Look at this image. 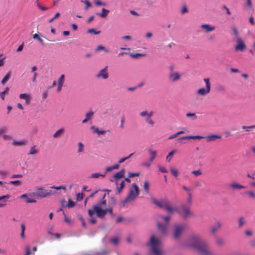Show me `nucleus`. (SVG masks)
<instances>
[{
    "instance_id": "56",
    "label": "nucleus",
    "mask_w": 255,
    "mask_h": 255,
    "mask_svg": "<svg viewBox=\"0 0 255 255\" xmlns=\"http://www.w3.org/2000/svg\"><path fill=\"white\" fill-rule=\"evenodd\" d=\"M116 199L114 197H111V206L114 207L116 205Z\"/></svg>"
},
{
    "instance_id": "24",
    "label": "nucleus",
    "mask_w": 255,
    "mask_h": 255,
    "mask_svg": "<svg viewBox=\"0 0 255 255\" xmlns=\"http://www.w3.org/2000/svg\"><path fill=\"white\" fill-rule=\"evenodd\" d=\"M65 129L63 128H61L56 131L53 135V137L54 138H57L60 137L64 133Z\"/></svg>"
},
{
    "instance_id": "46",
    "label": "nucleus",
    "mask_w": 255,
    "mask_h": 255,
    "mask_svg": "<svg viewBox=\"0 0 255 255\" xmlns=\"http://www.w3.org/2000/svg\"><path fill=\"white\" fill-rule=\"evenodd\" d=\"M81 2L84 3L86 4V7H85V9L86 10L92 6L91 3L88 0H82Z\"/></svg>"
},
{
    "instance_id": "42",
    "label": "nucleus",
    "mask_w": 255,
    "mask_h": 255,
    "mask_svg": "<svg viewBox=\"0 0 255 255\" xmlns=\"http://www.w3.org/2000/svg\"><path fill=\"white\" fill-rule=\"evenodd\" d=\"M187 117L191 118L192 120H195L197 117L195 113H188L186 114Z\"/></svg>"
},
{
    "instance_id": "35",
    "label": "nucleus",
    "mask_w": 255,
    "mask_h": 255,
    "mask_svg": "<svg viewBox=\"0 0 255 255\" xmlns=\"http://www.w3.org/2000/svg\"><path fill=\"white\" fill-rule=\"evenodd\" d=\"M119 241L120 239L118 237H115L110 239V242L115 246L119 244Z\"/></svg>"
},
{
    "instance_id": "43",
    "label": "nucleus",
    "mask_w": 255,
    "mask_h": 255,
    "mask_svg": "<svg viewBox=\"0 0 255 255\" xmlns=\"http://www.w3.org/2000/svg\"><path fill=\"white\" fill-rule=\"evenodd\" d=\"M8 127L7 126H3L0 128V135L4 133L7 132Z\"/></svg>"
},
{
    "instance_id": "21",
    "label": "nucleus",
    "mask_w": 255,
    "mask_h": 255,
    "mask_svg": "<svg viewBox=\"0 0 255 255\" xmlns=\"http://www.w3.org/2000/svg\"><path fill=\"white\" fill-rule=\"evenodd\" d=\"M110 12V11L108 9H107L105 8H103L102 9V12H97L96 14L102 17V18H106L108 13Z\"/></svg>"
},
{
    "instance_id": "49",
    "label": "nucleus",
    "mask_w": 255,
    "mask_h": 255,
    "mask_svg": "<svg viewBox=\"0 0 255 255\" xmlns=\"http://www.w3.org/2000/svg\"><path fill=\"white\" fill-rule=\"evenodd\" d=\"M89 33H94L95 34H99L101 33V31H96L94 28H90L88 30Z\"/></svg>"
},
{
    "instance_id": "55",
    "label": "nucleus",
    "mask_w": 255,
    "mask_h": 255,
    "mask_svg": "<svg viewBox=\"0 0 255 255\" xmlns=\"http://www.w3.org/2000/svg\"><path fill=\"white\" fill-rule=\"evenodd\" d=\"M94 112L93 111H90L89 112L86 113V118L88 119V120H90L92 117L94 115Z\"/></svg>"
},
{
    "instance_id": "58",
    "label": "nucleus",
    "mask_w": 255,
    "mask_h": 255,
    "mask_svg": "<svg viewBox=\"0 0 255 255\" xmlns=\"http://www.w3.org/2000/svg\"><path fill=\"white\" fill-rule=\"evenodd\" d=\"M76 199L78 201H81L83 199V194L79 193L76 195Z\"/></svg>"
},
{
    "instance_id": "31",
    "label": "nucleus",
    "mask_w": 255,
    "mask_h": 255,
    "mask_svg": "<svg viewBox=\"0 0 255 255\" xmlns=\"http://www.w3.org/2000/svg\"><path fill=\"white\" fill-rule=\"evenodd\" d=\"M106 175V172H105L104 174H100L99 173H92L91 175V178H98L100 176H101L102 177H104Z\"/></svg>"
},
{
    "instance_id": "41",
    "label": "nucleus",
    "mask_w": 255,
    "mask_h": 255,
    "mask_svg": "<svg viewBox=\"0 0 255 255\" xmlns=\"http://www.w3.org/2000/svg\"><path fill=\"white\" fill-rule=\"evenodd\" d=\"M95 205L93 207V209H89L88 213V215L90 217H93V216L95 213L96 214V210L95 209Z\"/></svg>"
},
{
    "instance_id": "8",
    "label": "nucleus",
    "mask_w": 255,
    "mask_h": 255,
    "mask_svg": "<svg viewBox=\"0 0 255 255\" xmlns=\"http://www.w3.org/2000/svg\"><path fill=\"white\" fill-rule=\"evenodd\" d=\"M95 210L96 216L98 218L103 219L105 218L106 215L108 213L109 208L103 209L102 208L96 207Z\"/></svg>"
},
{
    "instance_id": "5",
    "label": "nucleus",
    "mask_w": 255,
    "mask_h": 255,
    "mask_svg": "<svg viewBox=\"0 0 255 255\" xmlns=\"http://www.w3.org/2000/svg\"><path fill=\"white\" fill-rule=\"evenodd\" d=\"M133 188H130L127 197L131 201H133L139 195V188L135 183L131 184Z\"/></svg>"
},
{
    "instance_id": "6",
    "label": "nucleus",
    "mask_w": 255,
    "mask_h": 255,
    "mask_svg": "<svg viewBox=\"0 0 255 255\" xmlns=\"http://www.w3.org/2000/svg\"><path fill=\"white\" fill-rule=\"evenodd\" d=\"M222 223L221 221L215 219L213 224L211 226V232L213 234L217 233L222 228Z\"/></svg>"
},
{
    "instance_id": "33",
    "label": "nucleus",
    "mask_w": 255,
    "mask_h": 255,
    "mask_svg": "<svg viewBox=\"0 0 255 255\" xmlns=\"http://www.w3.org/2000/svg\"><path fill=\"white\" fill-rule=\"evenodd\" d=\"M64 79L65 75L63 74L61 75L58 79V85H59L60 86H63V83L64 82Z\"/></svg>"
},
{
    "instance_id": "57",
    "label": "nucleus",
    "mask_w": 255,
    "mask_h": 255,
    "mask_svg": "<svg viewBox=\"0 0 255 255\" xmlns=\"http://www.w3.org/2000/svg\"><path fill=\"white\" fill-rule=\"evenodd\" d=\"M78 219L81 221L83 227L86 228V224L83 217L81 215H78Z\"/></svg>"
},
{
    "instance_id": "18",
    "label": "nucleus",
    "mask_w": 255,
    "mask_h": 255,
    "mask_svg": "<svg viewBox=\"0 0 255 255\" xmlns=\"http://www.w3.org/2000/svg\"><path fill=\"white\" fill-rule=\"evenodd\" d=\"M157 225L158 230L162 234H165L166 233L167 225L158 223Z\"/></svg>"
},
{
    "instance_id": "50",
    "label": "nucleus",
    "mask_w": 255,
    "mask_h": 255,
    "mask_svg": "<svg viewBox=\"0 0 255 255\" xmlns=\"http://www.w3.org/2000/svg\"><path fill=\"white\" fill-rule=\"evenodd\" d=\"M140 175L139 172H136V173H132V172H128V177L129 178H132L135 176H139Z\"/></svg>"
},
{
    "instance_id": "9",
    "label": "nucleus",
    "mask_w": 255,
    "mask_h": 255,
    "mask_svg": "<svg viewBox=\"0 0 255 255\" xmlns=\"http://www.w3.org/2000/svg\"><path fill=\"white\" fill-rule=\"evenodd\" d=\"M95 210L96 216L98 218L103 219L105 218L106 215L108 213L109 208L103 209L102 208L96 207Z\"/></svg>"
},
{
    "instance_id": "29",
    "label": "nucleus",
    "mask_w": 255,
    "mask_h": 255,
    "mask_svg": "<svg viewBox=\"0 0 255 255\" xmlns=\"http://www.w3.org/2000/svg\"><path fill=\"white\" fill-rule=\"evenodd\" d=\"M149 153L151 154V157L149 159L150 162H152L155 158L156 155V151H152L151 149H148Z\"/></svg>"
},
{
    "instance_id": "26",
    "label": "nucleus",
    "mask_w": 255,
    "mask_h": 255,
    "mask_svg": "<svg viewBox=\"0 0 255 255\" xmlns=\"http://www.w3.org/2000/svg\"><path fill=\"white\" fill-rule=\"evenodd\" d=\"M12 144L14 146L24 145L26 144V141L24 140H13Z\"/></svg>"
},
{
    "instance_id": "19",
    "label": "nucleus",
    "mask_w": 255,
    "mask_h": 255,
    "mask_svg": "<svg viewBox=\"0 0 255 255\" xmlns=\"http://www.w3.org/2000/svg\"><path fill=\"white\" fill-rule=\"evenodd\" d=\"M226 242L225 240L220 237H217L215 240V244L218 247H222L225 245Z\"/></svg>"
},
{
    "instance_id": "13",
    "label": "nucleus",
    "mask_w": 255,
    "mask_h": 255,
    "mask_svg": "<svg viewBox=\"0 0 255 255\" xmlns=\"http://www.w3.org/2000/svg\"><path fill=\"white\" fill-rule=\"evenodd\" d=\"M126 170L124 168L121 169L120 171L115 173L112 177L114 178V180H119L121 178L125 177V174Z\"/></svg>"
},
{
    "instance_id": "4",
    "label": "nucleus",
    "mask_w": 255,
    "mask_h": 255,
    "mask_svg": "<svg viewBox=\"0 0 255 255\" xmlns=\"http://www.w3.org/2000/svg\"><path fill=\"white\" fill-rule=\"evenodd\" d=\"M186 228L185 224H178L174 226L173 238L175 240H179Z\"/></svg>"
},
{
    "instance_id": "3",
    "label": "nucleus",
    "mask_w": 255,
    "mask_h": 255,
    "mask_svg": "<svg viewBox=\"0 0 255 255\" xmlns=\"http://www.w3.org/2000/svg\"><path fill=\"white\" fill-rule=\"evenodd\" d=\"M152 202L159 208L166 209L169 213H172L173 212V209L170 206L167 200H161L159 201L154 198H152Z\"/></svg>"
},
{
    "instance_id": "44",
    "label": "nucleus",
    "mask_w": 255,
    "mask_h": 255,
    "mask_svg": "<svg viewBox=\"0 0 255 255\" xmlns=\"http://www.w3.org/2000/svg\"><path fill=\"white\" fill-rule=\"evenodd\" d=\"M170 171L172 173V174L175 177H177L178 175V171L177 169H175V168H171L170 169Z\"/></svg>"
},
{
    "instance_id": "60",
    "label": "nucleus",
    "mask_w": 255,
    "mask_h": 255,
    "mask_svg": "<svg viewBox=\"0 0 255 255\" xmlns=\"http://www.w3.org/2000/svg\"><path fill=\"white\" fill-rule=\"evenodd\" d=\"M233 31L234 34L236 36V39L237 40L238 39V37H240L239 36L238 31L236 27H233Z\"/></svg>"
},
{
    "instance_id": "15",
    "label": "nucleus",
    "mask_w": 255,
    "mask_h": 255,
    "mask_svg": "<svg viewBox=\"0 0 255 255\" xmlns=\"http://www.w3.org/2000/svg\"><path fill=\"white\" fill-rule=\"evenodd\" d=\"M182 209L184 212L183 218L186 219L190 216H193L192 213L190 211L188 207L184 205L182 206Z\"/></svg>"
},
{
    "instance_id": "2",
    "label": "nucleus",
    "mask_w": 255,
    "mask_h": 255,
    "mask_svg": "<svg viewBox=\"0 0 255 255\" xmlns=\"http://www.w3.org/2000/svg\"><path fill=\"white\" fill-rule=\"evenodd\" d=\"M160 243V240L155 238L153 236L151 237L148 245L150 247L151 252L154 255H163L162 252L158 249Z\"/></svg>"
},
{
    "instance_id": "17",
    "label": "nucleus",
    "mask_w": 255,
    "mask_h": 255,
    "mask_svg": "<svg viewBox=\"0 0 255 255\" xmlns=\"http://www.w3.org/2000/svg\"><path fill=\"white\" fill-rule=\"evenodd\" d=\"M19 98L22 99H24V100H25V103L27 105L29 104L31 102V96L26 93L20 94Z\"/></svg>"
},
{
    "instance_id": "22",
    "label": "nucleus",
    "mask_w": 255,
    "mask_h": 255,
    "mask_svg": "<svg viewBox=\"0 0 255 255\" xmlns=\"http://www.w3.org/2000/svg\"><path fill=\"white\" fill-rule=\"evenodd\" d=\"M125 187V180H123L121 183L120 184L119 186H118L116 188V194H120L123 189L124 188V187Z\"/></svg>"
},
{
    "instance_id": "39",
    "label": "nucleus",
    "mask_w": 255,
    "mask_h": 255,
    "mask_svg": "<svg viewBox=\"0 0 255 255\" xmlns=\"http://www.w3.org/2000/svg\"><path fill=\"white\" fill-rule=\"evenodd\" d=\"M75 206V203L71 199H69L67 207L69 208H73Z\"/></svg>"
},
{
    "instance_id": "37",
    "label": "nucleus",
    "mask_w": 255,
    "mask_h": 255,
    "mask_svg": "<svg viewBox=\"0 0 255 255\" xmlns=\"http://www.w3.org/2000/svg\"><path fill=\"white\" fill-rule=\"evenodd\" d=\"M22 183V181L19 180H13V181H10L9 183H7V184H13V185H16L17 186L20 185Z\"/></svg>"
},
{
    "instance_id": "45",
    "label": "nucleus",
    "mask_w": 255,
    "mask_h": 255,
    "mask_svg": "<svg viewBox=\"0 0 255 255\" xmlns=\"http://www.w3.org/2000/svg\"><path fill=\"white\" fill-rule=\"evenodd\" d=\"M255 128V125L251 126H249V127L245 126H244L242 127V128L245 129L246 130V131H250L251 129Z\"/></svg>"
},
{
    "instance_id": "25",
    "label": "nucleus",
    "mask_w": 255,
    "mask_h": 255,
    "mask_svg": "<svg viewBox=\"0 0 255 255\" xmlns=\"http://www.w3.org/2000/svg\"><path fill=\"white\" fill-rule=\"evenodd\" d=\"M11 77V72L9 71L4 76L3 78L2 79L1 83V84L4 85L7 81L10 79Z\"/></svg>"
},
{
    "instance_id": "7",
    "label": "nucleus",
    "mask_w": 255,
    "mask_h": 255,
    "mask_svg": "<svg viewBox=\"0 0 255 255\" xmlns=\"http://www.w3.org/2000/svg\"><path fill=\"white\" fill-rule=\"evenodd\" d=\"M52 195L51 191L50 192H47L45 189H43L42 188H39L37 189L35 192V196L37 197H46L48 196H50Z\"/></svg>"
},
{
    "instance_id": "54",
    "label": "nucleus",
    "mask_w": 255,
    "mask_h": 255,
    "mask_svg": "<svg viewBox=\"0 0 255 255\" xmlns=\"http://www.w3.org/2000/svg\"><path fill=\"white\" fill-rule=\"evenodd\" d=\"M109 252L106 250H103L100 252H96V255H107L109 254Z\"/></svg>"
},
{
    "instance_id": "48",
    "label": "nucleus",
    "mask_w": 255,
    "mask_h": 255,
    "mask_svg": "<svg viewBox=\"0 0 255 255\" xmlns=\"http://www.w3.org/2000/svg\"><path fill=\"white\" fill-rule=\"evenodd\" d=\"M245 224V221L244 217L240 218L239 220V226L242 227Z\"/></svg>"
},
{
    "instance_id": "23",
    "label": "nucleus",
    "mask_w": 255,
    "mask_h": 255,
    "mask_svg": "<svg viewBox=\"0 0 255 255\" xmlns=\"http://www.w3.org/2000/svg\"><path fill=\"white\" fill-rule=\"evenodd\" d=\"M153 115V112H150L149 113H148L147 114V115L146 116V118L145 119V121L147 123H148V124L150 125H153L154 123V122L152 120H151L150 119V118Z\"/></svg>"
},
{
    "instance_id": "12",
    "label": "nucleus",
    "mask_w": 255,
    "mask_h": 255,
    "mask_svg": "<svg viewBox=\"0 0 255 255\" xmlns=\"http://www.w3.org/2000/svg\"><path fill=\"white\" fill-rule=\"evenodd\" d=\"M108 66H106L104 68L101 70L99 73L96 75L97 78L102 77L103 79H107L109 77V74L107 73Z\"/></svg>"
},
{
    "instance_id": "30",
    "label": "nucleus",
    "mask_w": 255,
    "mask_h": 255,
    "mask_svg": "<svg viewBox=\"0 0 255 255\" xmlns=\"http://www.w3.org/2000/svg\"><path fill=\"white\" fill-rule=\"evenodd\" d=\"M196 93L199 95L205 96L207 94V89L206 88V89H205L204 88L200 89L197 91Z\"/></svg>"
},
{
    "instance_id": "52",
    "label": "nucleus",
    "mask_w": 255,
    "mask_h": 255,
    "mask_svg": "<svg viewBox=\"0 0 255 255\" xmlns=\"http://www.w3.org/2000/svg\"><path fill=\"white\" fill-rule=\"evenodd\" d=\"M160 217L161 219H162L163 220H164V221L166 223V225H167V224H168L169 220L170 219V216H160Z\"/></svg>"
},
{
    "instance_id": "16",
    "label": "nucleus",
    "mask_w": 255,
    "mask_h": 255,
    "mask_svg": "<svg viewBox=\"0 0 255 255\" xmlns=\"http://www.w3.org/2000/svg\"><path fill=\"white\" fill-rule=\"evenodd\" d=\"M169 78L172 82H175L180 79V75L177 72L170 73Z\"/></svg>"
},
{
    "instance_id": "40",
    "label": "nucleus",
    "mask_w": 255,
    "mask_h": 255,
    "mask_svg": "<svg viewBox=\"0 0 255 255\" xmlns=\"http://www.w3.org/2000/svg\"><path fill=\"white\" fill-rule=\"evenodd\" d=\"M33 38L34 39H37L38 41L42 44L44 45L43 40L39 37L38 34L35 33L33 35Z\"/></svg>"
},
{
    "instance_id": "59",
    "label": "nucleus",
    "mask_w": 255,
    "mask_h": 255,
    "mask_svg": "<svg viewBox=\"0 0 255 255\" xmlns=\"http://www.w3.org/2000/svg\"><path fill=\"white\" fill-rule=\"evenodd\" d=\"M78 146H79L78 152H82L83 151V147H84V145L82 144V142H79L78 143Z\"/></svg>"
},
{
    "instance_id": "47",
    "label": "nucleus",
    "mask_w": 255,
    "mask_h": 255,
    "mask_svg": "<svg viewBox=\"0 0 255 255\" xmlns=\"http://www.w3.org/2000/svg\"><path fill=\"white\" fill-rule=\"evenodd\" d=\"M36 4H37V6L39 7V8H40L41 10H43V11H44V10H46L48 9V8L47 7H45V6H43L41 5V4H40L39 2H38V0H36Z\"/></svg>"
},
{
    "instance_id": "11",
    "label": "nucleus",
    "mask_w": 255,
    "mask_h": 255,
    "mask_svg": "<svg viewBox=\"0 0 255 255\" xmlns=\"http://www.w3.org/2000/svg\"><path fill=\"white\" fill-rule=\"evenodd\" d=\"M229 187L232 190H241L246 188V186L239 183L236 181L230 184Z\"/></svg>"
},
{
    "instance_id": "53",
    "label": "nucleus",
    "mask_w": 255,
    "mask_h": 255,
    "mask_svg": "<svg viewBox=\"0 0 255 255\" xmlns=\"http://www.w3.org/2000/svg\"><path fill=\"white\" fill-rule=\"evenodd\" d=\"M37 153V151L35 149V146L31 147L28 154L34 155Z\"/></svg>"
},
{
    "instance_id": "10",
    "label": "nucleus",
    "mask_w": 255,
    "mask_h": 255,
    "mask_svg": "<svg viewBox=\"0 0 255 255\" xmlns=\"http://www.w3.org/2000/svg\"><path fill=\"white\" fill-rule=\"evenodd\" d=\"M237 44L236 45L235 49L236 51H244L246 48V46L243 40L240 37H238V39L237 40Z\"/></svg>"
},
{
    "instance_id": "32",
    "label": "nucleus",
    "mask_w": 255,
    "mask_h": 255,
    "mask_svg": "<svg viewBox=\"0 0 255 255\" xmlns=\"http://www.w3.org/2000/svg\"><path fill=\"white\" fill-rule=\"evenodd\" d=\"M221 138V136L218 135H208V141H214L216 139H219Z\"/></svg>"
},
{
    "instance_id": "61",
    "label": "nucleus",
    "mask_w": 255,
    "mask_h": 255,
    "mask_svg": "<svg viewBox=\"0 0 255 255\" xmlns=\"http://www.w3.org/2000/svg\"><path fill=\"white\" fill-rule=\"evenodd\" d=\"M192 173L194 174L195 176H198L202 174V172L200 170H194L192 172Z\"/></svg>"
},
{
    "instance_id": "28",
    "label": "nucleus",
    "mask_w": 255,
    "mask_h": 255,
    "mask_svg": "<svg viewBox=\"0 0 255 255\" xmlns=\"http://www.w3.org/2000/svg\"><path fill=\"white\" fill-rule=\"evenodd\" d=\"M107 204L106 200H102L99 201L98 203L95 205V207L102 208V206H105ZM96 208H95V209Z\"/></svg>"
},
{
    "instance_id": "1",
    "label": "nucleus",
    "mask_w": 255,
    "mask_h": 255,
    "mask_svg": "<svg viewBox=\"0 0 255 255\" xmlns=\"http://www.w3.org/2000/svg\"><path fill=\"white\" fill-rule=\"evenodd\" d=\"M187 246L195 251L197 255H207V244L199 236H191Z\"/></svg>"
},
{
    "instance_id": "64",
    "label": "nucleus",
    "mask_w": 255,
    "mask_h": 255,
    "mask_svg": "<svg viewBox=\"0 0 255 255\" xmlns=\"http://www.w3.org/2000/svg\"><path fill=\"white\" fill-rule=\"evenodd\" d=\"M188 11L187 7L186 6H184L182 8V9L181 10V14H183L186 12H187Z\"/></svg>"
},
{
    "instance_id": "36",
    "label": "nucleus",
    "mask_w": 255,
    "mask_h": 255,
    "mask_svg": "<svg viewBox=\"0 0 255 255\" xmlns=\"http://www.w3.org/2000/svg\"><path fill=\"white\" fill-rule=\"evenodd\" d=\"M176 152V149H173L172 151H171L168 154V155L166 156V159L167 161L169 162L170 160L171 159V156H172L175 152Z\"/></svg>"
},
{
    "instance_id": "14",
    "label": "nucleus",
    "mask_w": 255,
    "mask_h": 255,
    "mask_svg": "<svg viewBox=\"0 0 255 255\" xmlns=\"http://www.w3.org/2000/svg\"><path fill=\"white\" fill-rule=\"evenodd\" d=\"M206 136H202L200 135H190V136H182L180 138H178L177 139V140H182L184 139H200L202 138H206Z\"/></svg>"
},
{
    "instance_id": "51",
    "label": "nucleus",
    "mask_w": 255,
    "mask_h": 255,
    "mask_svg": "<svg viewBox=\"0 0 255 255\" xmlns=\"http://www.w3.org/2000/svg\"><path fill=\"white\" fill-rule=\"evenodd\" d=\"M143 188L144 191L146 192H148L149 190V183L147 181H145L143 183Z\"/></svg>"
},
{
    "instance_id": "20",
    "label": "nucleus",
    "mask_w": 255,
    "mask_h": 255,
    "mask_svg": "<svg viewBox=\"0 0 255 255\" xmlns=\"http://www.w3.org/2000/svg\"><path fill=\"white\" fill-rule=\"evenodd\" d=\"M244 195H246L247 197L253 200H255V192L252 190L246 191L243 193Z\"/></svg>"
},
{
    "instance_id": "27",
    "label": "nucleus",
    "mask_w": 255,
    "mask_h": 255,
    "mask_svg": "<svg viewBox=\"0 0 255 255\" xmlns=\"http://www.w3.org/2000/svg\"><path fill=\"white\" fill-rule=\"evenodd\" d=\"M91 129H94V132H96L98 134H104L106 132V130H100L98 128L94 126H92Z\"/></svg>"
},
{
    "instance_id": "62",
    "label": "nucleus",
    "mask_w": 255,
    "mask_h": 255,
    "mask_svg": "<svg viewBox=\"0 0 255 255\" xmlns=\"http://www.w3.org/2000/svg\"><path fill=\"white\" fill-rule=\"evenodd\" d=\"M130 201H131V200L127 197L126 198V199L122 202V204L123 205V206L124 207L126 203H128V202H129Z\"/></svg>"
},
{
    "instance_id": "38",
    "label": "nucleus",
    "mask_w": 255,
    "mask_h": 255,
    "mask_svg": "<svg viewBox=\"0 0 255 255\" xmlns=\"http://www.w3.org/2000/svg\"><path fill=\"white\" fill-rule=\"evenodd\" d=\"M145 55V54H142V53H136V54H134L132 53H130V56L132 58H137L139 57L144 56Z\"/></svg>"
},
{
    "instance_id": "63",
    "label": "nucleus",
    "mask_w": 255,
    "mask_h": 255,
    "mask_svg": "<svg viewBox=\"0 0 255 255\" xmlns=\"http://www.w3.org/2000/svg\"><path fill=\"white\" fill-rule=\"evenodd\" d=\"M2 137H3V138L6 140H10V139H12V136L10 135L4 134V135H3Z\"/></svg>"
},
{
    "instance_id": "34",
    "label": "nucleus",
    "mask_w": 255,
    "mask_h": 255,
    "mask_svg": "<svg viewBox=\"0 0 255 255\" xmlns=\"http://www.w3.org/2000/svg\"><path fill=\"white\" fill-rule=\"evenodd\" d=\"M9 90V88L8 87H6L3 91L0 93V97L2 100L4 99L5 95L8 93Z\"/></svg>"
}]
</instances>
